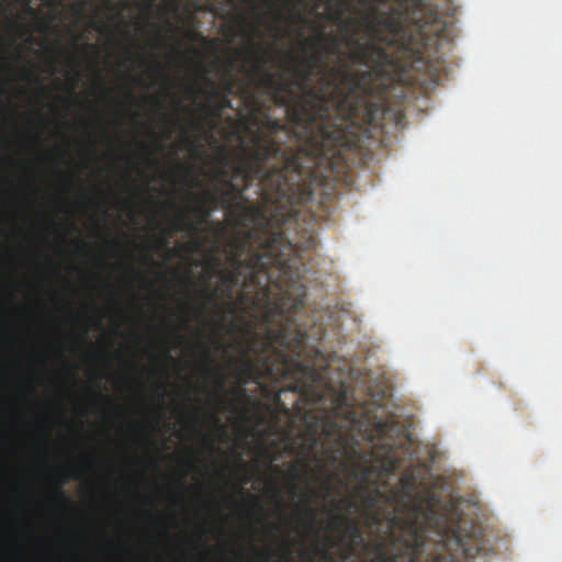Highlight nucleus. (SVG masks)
<instances>
[{
    "mask_svg": "<svg viewBox=\"0 0 562 562\" xmlns=\"http://www.w3.org/2000/svg\"><path fill=\"white\" fill-rule=\"evenodd\" d=\"M20 2H23L25 4V12L29 13L33 18H38L40 13L34 9L33 7L29 5L26 0H20Z\"/></svg>",
    "mask_w": 562,
    "mask_h": 562,
    "instance_id": "obj_18",
    "label": "nucleus"
},
{
    "mask_svg": "<svg viewBox=\"0 0 562 562\" xmlns=\"http://www.w3.org/2000/svg\"><path fill=\"white\" fill-rule=\"evenodd\" d=\"M187 145L192 149L193 153H198L201 147V143L199 138H195V136H193L192 139H188Z\"/></svg>",
    "mask_w": 562,
    "mask_h": 562,
    "instance_id": "obj_17",
    "label": "nucleus"
},
{
    "mask_svg": "<svg viewBox=\"0 0 562 562\" xmlns=\"http://www.w3.org/2000/svg\"><path fill=\"white\" fill-rule=\"evenodd\" d=\"M221 162L223 165H231L232 164V157L227 155V153H220Z\"/></svg>",
    "mask_w": 562,
    "mask_h": 562,
    "instance_id": "obj_20",
    "label": "nucleus"
},
{
    "mask_svg": "<svg viewBox=\"0 0 562 562\" xmlns=\"http://www.w3.org/2000/svg\"><path fill=\"white\" fill-rule=\"evenodd\" d=\"M192 89L193 93L205 98L204 103L199 105L200 111H202L205 116L220 119L222 116V111H217V100L212 99V89L207 88L205 82L203 86H199V83L193 82Z\"/></svg>",
    "mask_w": 562,
    "mask_h": 562,
    "instance_id": "obj_10",
    "label": "nucleus"
},
{
    "mask_svg": "<svg viewBox=\"0 0 562 562\" xmlns=\"http://www.w3.org/2000/svg\"><path fill=\"white\" fill-rule=\"evenodd\" d=\"M269 52L250 43L241 67L249 83L286 111L288 124L269 113L270 105L244 89L247 115L239 123L248 142L240 139V159L227 170L216 169L224 190L213 192L217 205L232 216L235 234L254 238L272 249V240L313 235L302 225L300 205L312 198L308 180L315 168L330 161L348 146L358 130L317 109L318 94L306 87L308 70H296L297 82H285L281 72L266 68Z\"/></svg>",
    "mask_w": 562,
    "mask_h": 562,
    "instance_id": "obj_1",
    "label": "nucleus"
},
{
    "mask_svg": "<svg viewBox=\"0 0 562 562\" xmlns=\"http://www.w3.org/2000/svg\"><path fill=\"white\" fill-rule=\"evenodd\" d=\"M261 451L265 454V457H267L269 459V462L273 463V458L271 457V452H270L269 448L263 447V448H261Z\"/></svg>",
    "mask_w": 562,
    "mask_h": 562,
    "instance_id": "obj_24",
    "label": "nucleus"
},
{
    "mask_svg": "<svg viewBox=\"0 0 562 562\" xmlns=\"http://www.w3.org/2000/svg\"><path fill=\"white\" fill-rule=\"evenodd\" d=\"M313 419L306 423L304 432L297 435L291 445V449H296L299 464L292 463L285 475L293 483V494H297L295 483L305 482L301 505L305 527L312 532L318 533L322 529L312 499H329L331 505V509L322 505V510L333 514L329 526L339 535L337 539L328 535L327 547L316 546L315 550L321 551L325 562L331 559L330 549L339 544L342 546V561L362 552L367 555L366 562H396L385 554L383 539L367 540L358 520L348 514L342 515V505L352 508L356 504L351 497H333L335 473L330 470L347 471L360 483H372L393 474L401 459L395 454L398 445L391 435V419L378 418L368 409H355L345 393L339 394L333 412Z\"/></svg>",
    "mask_w": 562,
    "mask_h": 562,
    "instance_id": "obj_3",
    "label": "nucleus"
},
{
    "mask_svg": "<svg viewBox=\"0 0 562 562\" xmlns=\"http://www.w3.org/2000/svg\"><path fill=\"white\" fill-rule=\"evenodd\" d=\"M66 482H67V476H63L60 480H58L56 487H55V493H56V496L58 499L69 502V499L67 498V496L63 490V485Z\"/></svg>",
    "mask_w": 562,
    "mask_h": 562,
    "instance_id": "obj_13",
    "label": "nucleus"
},
{
    "mask_svg": "<svg viewBox=\"0 0 562 562\" xmlns=\"http://www.w3.org/2000/svg\"><path fill=\"white\" fill-rule=\"evenodd\" d=\"M114 245H119V239H113Z\"/></svg>",
    "mask_w": 562,
    "mask_h": 562,
    "instance_id": "obj_37",
    "label": "nucleus"
},
{
    "mask_svg": "<svg viewBox=\"0 0 562 562\" xmlns=\"http://www.w3.org/2000/svg\"><path fill=\"white\" fill-rule=\"evenodd\" d=\"M417 486L407 470L387 496L376 488L364 497L367 525L384 540V553L396 562H471L484 548L479 528L451 519L436 494Z\"/></svg>",
    "mask_w": 562,
    "mask_h": 562,
    "instance_id": "obj_4",
    "label": "nucleus"
},
{
    "mask_svg": "<svg viewBox=\"0 0 562 562\" xmlns=\"http://www.w3.org/2000/svg\"><path fill=\"white\" fill-rule=\"evenodd\" d=\"M78 249H79V250H86V246H83V245H79V246H78Z\"/></svg>",
    "mask_w": 562,
    "mask_h": 562,
    "instance_id": "obj_35",
    "label": "nucleus"
},
{
    "mask_svg": "<svg viewBox=\"0 0 562 562\" xmlns=\"http://www.w3.org/2000/svg\"><path fill=\"white\" fill-rule=\"evenodd\" d=\"M315 244L314 236L284 237L272 241V249L265 248L254 232L233 234L226 244L229 267L221 268V260L213 256L209 273L217 274L221 285L203 292L207 302L217 299H232L235 289H240V303L259 311L270 302H279L283 296L293 297L297 289H305L299 265L303 250Z\"/></svg>",
    "mask_w": 562,
    "mask_h": 562,
    "instance_id": "obj_5",
    "label": "nucleus"
},
{
    "mask_svg": "<svg viewBox=\"0 0 562 562\" xmlns=\"http://www.w3.org/2000/svg\"><path fill=\"white\" fill-rule=\"evenodd\" d=\"M50 52H60V53H67L64 50V48L59 47L58 45H52L48 47Z\"/></svg>",
    "mask_w": 562,
    "mask_h": 562,
    "instance_id": "obj_26",
    "label": "nucleus"
},
{
    "mask_svg": "<svg viewBox=\"0 0 562 562\" xmlns=\"http://www.w3.org/2000/svg\"><path fill=\"white\" fill-rule=\"evenodd\" d=\"M227 227L228 222L225 221L216 222L215 224L211 225L212 232L216 238L223 237V235L227 234Z\"/></svg>",
    "mask_w": 562,
    "mask_h": 562,
    "instance_id": "obj_12",
    "label": "nucleus"
},
{
    "mask_svg": "<svg viewBox=\"0 0 562 562\" xmlns=\"http://www.w3.org/2000/svg\"><path fill=\"white\" fill-rule=\"evenodd\" d=\"M273 18L277 21V23H285V21H286L285 15L283 14L282 11H280V9L274 10Z\"/></svg>",
    "mask_w": 562,
    "mask_h": 562,
    "instance_id": "obj_19",
    "label": "nucleus"
},
{
    "mask_svg": "<svg viewBox=\"0 0 562 562\" xmlns=\"http://www.w3.org/2000/svg\"><path fill=\"white\" fill-rule=\"evenodd\" d=\"M209 448L211 449V451H214L215 449V446L213 443H207Z\"/></svg>",
    "mask_w": 562,
    "mask_h": 562,
    "instance_id": "obj_34",
    "label": "nucleus"
},
{
    "mask_svg": "<svg viewBox=\"0 0 562 562\" xmlns=\"http://www.w3.org/2000/svg\"><path fill=\"white\" fill-rule=\"evenodd\" d=\"M305 296L306 289H297L293 297L283 296L279 302L267 300L260 316L263 333L247 328L245 342L237 344L241 355L237 361L239 385L231 390L237 401L245 398L244 385L249 379L259 383L294 373L303 379L304 385L323 382L325 373L311 359L321 352L308 348V336L297 321Z\"/></svg>",
    "mask_w": 562,
    "mask_h": 562,
    "instance_id": "obj_6",
    "label": "nucleus"
},
{
    "mask_svg": "<svg viewBox=\"0 0 562 562\" xmlns=\"http://www.w3.org/2000/svg\"><path fill=\"white\" fill-rule=\"evenodd\" d=\"M248 499L251 505L256 506L258 509H262L259 504V499L255 496V494H248Z\"/></svg>",
    "mask_w": 562,
    "mask_h": 562,
    "instance_id": "obj_22",
    "label": "nucleus"
},
{
    "mask_svg": "<svg viewBox=\"0 0 562 562\" xmlns=\"http://www.w3.org/2000/svg\"><path fill=\"white\" fill-rule=\"evenodd\" d=\"M74 72H75V79H76V80H79V78H80V76H81V75H80V71L75 70Z\"/></svg>",
    "mask_w": 562,
    "mask_h": 562,
    "instance_id": "obj_32",
    "label": "nucleus"
},
{
    "mask_svg": "<svg viewBox=\"0 0 562 562\" xmlns=\"http://www.w3.org/2000/svg\"><path fill=\"white\" fill-rule=\"evenodd\" d=\"M127 98H130V99H134L133 93L128 92V93H127Z\"/></svg>",
    "mask_w": 562,
    "mask_h": 562,
    "instance_id": "obj_36",
    "label": "nucleus"
},
{
    "mask_svg": "<svg viewBox=\"0 0 562 562\" xmlns=\"http://www.w3.org/2000/svg\"><path fill=\"white\" fill-rule=\"evenodd\" d=\"M22 74L24 77L26 78H33L34 81L37 82V88L42 91V92H47L48 88L47 87H44V85L41 82V80L38 79V77H35L33 76L32 71L30 69H23L22 70Z\"/></svg>",
    "mask_w": 562,
    "mask_h": 562,
    "instance_id": "obj_14",
    "label": "nucleus"
},
{
    "mask_svg": "<svg viewBox=\"0 0 562 562\" xmlns=\"http://www.w3.org/2000/svg\"><path fill=\"white\" fill-rule=\"evenodd\" d=\"M202 245H203V239L194 238L193 247H194L195 250L201 249Z\"/></svg>",
    "mask_w": 562,
    "mask_h": 562,
    "instance_id": "obj_25",
    "label": "nucleus"
},
{
    "mask_svg": "<svg viewBox=\"0 0 562 562\" xmlns=\"http://www.w3.org/2000/svg\"><path fill=\"white\" fill-rule=\"evenodd\" d=\"M149 69L153 71L158 72L162 78L167 81L168 77L165 75V68L159 60H155L153 64L149 65Z\"/></svg>",
    "mask_w": 562,
    "mask_h": 562,
    "instance_id": "obj_15",
    "label": "nucleus"
},
{
    "mask_svg": "<svg viewBox=\"0 0 562 562\" xmlns=\"http://www.w3.org/2000/svg\"><path fill=\"white\" fill-rule=\"evenodd\" d=\"M128 271H130V272H132V273H135V274H137V276H140V272L135 271V270H134V268H133L132 266H131V267H128Z\"/></svg>",
    "mask_w": 562,
    "mask_h": 562,
    "instance_id": "obj_31",
    "label": "nucleus"
},
{
    "mask_svg": "<svg viewBox=\"0 0 562 562\" xmlns=\"http://www.w3.org/2000/svg\"><path fill=\"white\" fill-rule=\"evenodd\" d=\"M211 418H212L213 423L217 425V427L221 429L222 434L224 435L225 434L224 425H222V423L220 422L218 418H216L215 415H211Z\"/></svg>",
    "mask_w": 562,
    "mask_h": 562,
    "instance_id": "obj_23",
    "label": "nucleus"
},
{
    "mask_svg": "<svg viewBox=\"0 0 562 562\" xmlns=\"http://www.w3.org/2000/svg\"><path fill=\"white\" fill-rule=\"evenodd\" d=\"M10 26H11V29H21V30H23V33H24V34H27V32H30V30H29V29L24 27V25H21V24H20V23H18V22H15V20H12V21L10 22Z\"/></svg>",
    "mask_w": 562,
    "mask_h": 562,
    "instance_id": "obj_21",
    "label": "nucleus"
},
{
    "mask_svg": "<svg viewBox=\"0 0 562 562\" xmlns=\"http://www.w3.org/2000/svg\"><path fill=\"white\" fill-rule=\"evenodd\" d=\"M172 53L178 59L189 60L192 59L194 66L202 71V79L207 88L211 89V99L216 100L217 111L231 110L233 108L232 99L227 93H222L215 81L206 77L207 70L203 65L204 55L199 48L191 46L189 52L183 50L180 43L172 47Z\"/></svg>",
    "mask_w": 562,
    "mask_h": 562,
    "instance_id": "obj_8",
    "label": "nucleus"
},
{
    "mask_svg": "<svg viewBox=\"0 0 562 562\" xmlns=\"http://www.w3.org/2000/svg\"><path fill=\"white\" fill-rule=\"evenodd\" d=\"M234 90H235V81L234 80H225L223 82V92L222 93H226V94H232L234 93Z\"/></svg>",
    "mask_w": 562,
    "mask_h": 562,
    "instance_id": "obj_16",
    "label": "nucleus"
},
{
    "mask_svg": "<svg viewBox=\"0 0 562 562\" xmlns=\"http://www.w3.org/2000/svg\"><path fill=\"white\" fill-rule=\"evenodd\" d=\"M273 493H274V495H276L277 499L279 501V504H281V501H282V493H281L280 488H274V490H273Z\"/></svg>",
    "mask_w": 562,
    "mask_h": 562,
    "instance_id": "obj_27",
    "label": "nucleus"
},
{
    "mask_svg": "<svg viewBox=\"0 0 562 562\" xmlns=\"http://www.w3.org/2000/svg\"><path fill=\"white\" fill-rule=\"evenodd\" d=\"M290 548H291V542L290 540H286V551L290 552Z\"/></svg>",
    "mask_w": 562,
    "mask_h": 562,
    "instance_id": "obj_33",
    "label": "nucleus"
},
{
    "mask_svg": "<svg viewBox=\"0 0 562 562\" xmlns=\"http://www.w3.org/2000/svg\"><path fill=\"white\" fill-rule=\"evenodd\" d=\"M202 125V122L193 123V130H200Z\"/></svg>",
    "mask_w": 562,
    "mask_h": 562,
    "instance_id": "obj_30",
    "label": "nucleus"
},
{
    "mask_svg": "<svg viewBox=\"0 0 562 562\" xmlns=\"http://www.w3.org/2000/svg\"><path fill=\"white\" fill-rule=\"evenodd\" d=\"M98 396H99V398H101L103 401H108V402L112 401L110 397H108V395H104L103 393H98Z\"/></svg>",
    "mask_w": 562,
    "mask_h": 562,
    "instance_id": "obj_28",
    "label": "nucleus"
},
{
    "mask_svg": "<svg viewBox=\"0 0 562 562\" xmlns=\"http://www.w3.org/2000/svg\"><path fill=\"white\" fill-rule=\"evenodd\" d=\"M184 38L190 43H201L207 44V41L203 34L199 33V31L187 29L183 31Z\"/></svg>",
    "mask_w": 562,
    "mask_h": 562,
    "instance_id": "obj_11",
    "label": "nucleus"
},
{
    "mask_svg": "<svg viewBox=\"0 0 562 562\" xmlns=\"http://www.w3.org/2000/svg\"><path fill=\"white\" fill-rule=\"evenodd\" d=\"M177 339L178 341H182L183 338L181 336H177Z\"/></svg>",
    "mask_w": 562,
    "mask_h": 562,
    "instance_id": "obj_38",
    "label": "nucleus"
},
{
    "mask_svg": "<svg viewBox=\"0 0 562 562\" xmlns=\"http://www.w3.org/2000/svg\"><path fill=\"white\" fill-rule=\"evenodd\" d=\"M0 59H2V60L10 59V55H8L7 53H1L0 54Z\"/></svg>",
    "mask_w": 562,
    "mask_h": 562,
    "instance_id": "obj_29",
    "label": "nucleus"
},
{
    "mask_svg": "<svg viewBox=\"0 0 562 562\" xmlns=\"http://www.w3.org/2000/svg\"><path fill=\"white\" fill-rule=\"evenodd\" d=\"M190 194L193 198V207L178 211L172 221V231L199 235L205 232L212 209L217 207V198L211 191Z\"/></svg>",
    "mask_w": 562,
    "mask_h": 562,
    "instance_id": "obj_7",
    "label": "nucleus"
},
{
    "mask_svg": "<svg viewBox=\"0 0 562 562\" xmlns=\"http://www.w3.org/2000/svg\"><path fill=\"white\" fill-rule=\"evenodd\" d=\"M194 348L198 349L201 355V358L203 361L202 362V371L206 374H212L213 376L216 378V380H215L216 391L213 394L214 401L217 403V405H221L223 407L227 404L231 406H235L236 400L227 401L225 397V393H227L225 390V385L227 382L226 376L224 375V373L221 370L213 369L212 363H213L214 359H213V356H212V352L210 351V349L206 346H195Z\"/></svg>",
    "mask_w": 562,
    "mask_h": 562,
    "instance_id": "obj_9",
    "label": "nucleus"
},
{
    "mask_svg": "<svg viewBox=\"0 0 562 562\" xmlns=\"http://www.w3.org/2000/svg\"><path fill=\"white\" fill-rule=\"evenodd\" d=\"M273 470H276V471L280 472V469H279V468H273Z\"/></svg>",
    "mask_w": 562,
    "mask_h": 562,
    "instance_id": "obj_40",
    "label": "nucleus"
},
{
    "mask_svg": "<svg viewBox=\"0 0 562 562\" xmlns=\"http://www.w3.org/2000/svg\"><path fill=\"white\" fill-rule=\"evenodd\" d=\"M267 557H270L271 555V552L270 551H266L265 552Z\"/></svg>",
    "mask_w": 562,
    "mask_h": 562,
    "instance_id": "obj_39",
    "label": "nucleus"
},
{
    "mask_svg": "<svg viewBox=\"0 0 562 562\" xmlns=\"http://www.w3.org/2000/svg\"><path fill=\"white\" fill-rule=\"evenodd\" d=\"M289 23L314 32L303 43L307 58L289 55L291 80L310 70L305 87L314 103L337 120L360 130L374 122L380 104L401 76L404 57L423 54L449 38L448 0H285Z\"/></svg>",
    "mask_w": 562,
    "mask_h": 562,
    "instance_id": "obj_2",
    "label": "nucleus"
}]
</instances>
